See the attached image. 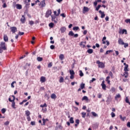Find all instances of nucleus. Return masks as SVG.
<instances>
[{"label":"nucleus","mask_w":130,"mask_h":130,"mask_svg":"<svg viewBox=\"0 0 130 130\" xmlns=\"http://www.w3.org/2000/svg\"><path fill=\"white\" fill-rule=\"evenodd\" d=\"M6 50H8V45L6 42H1L0 43V53H3Z\"/></svg>","instance_id":"f257e3e1"},{"label":"nucleus","mask_w":130,"mask_h":130,"mask_svg":"<svg viewBox=\"0 0 130 130\" xmlns=\"http://www.w3.org/2000/svg\"><path fill=\"white\" fill-rule=\"evenodd\" d=\"M15 96L12 95L9 98V102H12V107L14 109H16V103H15Z\"/></svg>","instance_id":"f03ea898"},{"label":"nucleus","mask_w":130,"mask_h":130,"mask_svg":"<svg viewBox=\"0 0 130 130\" xmlns=\"http://www.w3.org/2000/svg\"><path fill=\"white\" fill-rule=\"evenodd\" d=\"M96 64H98L99 68H100L101 69H104V68H105V63L101 62L100 60H97Z\"/></svg>","instance_id":"7ed1b4c3"},{"label":"nucleus","mask_w":130,"mask_h":130,"mask_svg":"<svg viewBox=\"0 0 130 130\" xmlns=\"http://www.w3.org/2000/svg\"><path fill=\"white\" fill-rule=\"evenodd\" d=\"M39 3V6L40 8H44L45 6H46V4L45 3V1L43 0L41 2H38Z\"/></svg>","instance_id":"20e7f679"},{"label":"nucleus","mask_w":130,"mask_h":130,"mask_svg":"<svg viewBox=\"0 0 130 130\" xmlns=\"http://www.w3.org/2000/svg\"><path fill=\"white\" fill-rule=\"evenodd\" d=\"M51 14H52V12L51 11V10L49 9L48 10L45 14V17L46 18H48L50 16H51Z\"/></svg>","instance_id":"39448f33"},{"label":"nucleus","mask_w":130,"mask_h":130,"mask_svg":"<svg viewBox=\"0 0 130 130\" xmlns=\"http://www.w3.org/2000/svg\"><path fill=\"white\" fill-rule=\"evenodd\" d=\"M69 73L71 75L70 79H71V80H73V79H74V78H75V72L73 70H70L69 71Z\"/></svg>","instance_id":"423d86ee"},{"label":"nucleus","mask_w":130,"mask_h":130,"mask_svg":"<svg viewBox=\"0 0 130 130\" xmlns=\"http://www.w3.org/2000/svg\"><path fill=\"white\" fill-rule=\"evenodd\" d=\"M106 39V37H104L102 39L103 44H106L107 43V46H109V45L110 44V43L108 41H105Z\"/></svg>","instance_id":"0eeeda50"},{"label":"nucleus","mask_w":130,"mask_h":130,"mask_svg":"<svg viewBox=\"0 0 130 130\" xmlns=\"http://www.w3.org/2000/svg\"><path fill=\"white\" fill-rule=\"evenodd\" d=\"M51 20L52 22H54L55 23H57V21H58V20L57 19V17H56V16L51 15Z\"/></svg>","instance_id":"6e6552de"},{"label":"nucleus","mask_w":130,"mask_h":130,"mask_svg":"<svg viewBox=\"0 0 130 130\" xmlns=\"http://www.w3.org/2000/svg\"><path fill=\"white\" fill-rule=\"evenodd\" d=\"M54 15L53 16H55L56 17H58L59 15L60 14V9H58L57 10V12L56 11H55L53 12Z\"/></svg>","instance_id":"1a4fd4ad"},{"label":"nucleus","mask_w":130,"mask_h":130,"mask_svg":"<svg viewBox=\"0 0 130 130\" xmlns=\"http://www.w3.org/2000/svg\"><path fill=\"white\" fill-rule=\"evenodd\" d=\"M89 10H90V9H89V8H88L87 7H84L82 12H83V14H86V13L87 12H89Z\"/></svg>","instance_id":"9d476101"},{"label":"nucleus","mask_w":130,"mask_h":130,"mask_svg":"<svg viewBox=\"0 0 130 130\" xmlns=\"http://www.w3.org/2000/svg\"><path fill=\"white\" fill-rule=\"evenodd\" d=\"M101 86L102 87V89L104 90V91L106 90V85H105V81H103L101 84Z\"/></svg>","instance_id":"9b49d317"},{"label":"nucleus","mask_w":130,"mask_h":130,"mask_svg":"<svg viewBox=\"0 0 130 130\" xmlns=\"http://www.w3.org/2000/svg\"><path fill=\"white\" fill-rule=\"evenodd\" d=\"M30 2H31L30 0H24V3L25 5V7L27 8V7H28V6H30V4H29V3H30Z\"/></svg>","instance_id":"f8f14e48"},{"label":"nucleus","mask_w":130,"mask_h":130,"mask_svg":"<svg viewBox=\"0 0 130 130\" xmlns=\"http://www.w3.org/2000/svg\"><path fill=\"white\" fill-rule=\"evenodd\" d=\"M119 34H127L126 29H120L119 31Z\"/></svg>","instance_id":"ddd939ff"},{"label":"nucleus","mask_w":130,"mask_h":130,"mask_svg":"<svg viewBox=\"0 0 130 130\" xmlns=\"http://www.w3.org/2000/svg\"><path fill=\"white\" fill-rule=\"evenodd\" d=\"M3 39L5 42H9V37L7 35H4L3 37Z\"/></svg>","instance_id":"4468645a"},{"label":"nucleus","mask_w":130,"mask_h":130,"mask_svg":"<svg viewBox=\"0 0 130 130\" xmlns=\"http://www.w3.org/2000/svg\"><path fill=\"white\" fill-rule=\"evenodd\" d=\"M25 21H26V18L25 17V16L22 15V17L20 19V22H21L22 24H24Z\"/></svg>","instance_id":"2eb2a0df"},{"label":"nucleus","mask_w":130,"mask_h":130,"mask_svg":"<svg viewBox=\"0 0 130 130\" xmlns=\"http://www.w3.org/2000/svg\"><path fill=\"white\" fill-rule=\"evenodd\" d=\"M118 42V44H120V45H123V44H124V42H123V40L122 38H119Z\"/></svg>","instance_id":"dca6fc26"},{"label":"nucleus","mask_w":130,"mask_h":130,"mask_svg":"<svg viewBox=\"0 0 130 130\" xmlns=\"http://www.w3.org/2000/svg\"><path fill=\"white\" fill-rule=\"evenodd\" d=\"M10 29L11 30V32H12V33L13 34L16 33V32H17V28L15 26L10 27Z\"/></svg>","instance_id":"f3484780"},{"label":"nucleus","mask_w":130,"mask_h":130,"mask_svg":"<svg viewBox=\"0 0 130 130\" xmlns=\"http://www.w3.org/2000/svg\"><path fill=\"white\" fill-rule=\"evenodd\" d=\"M86 42H81L80 43V46L82 48H85V47L86 46Z\"/></svg>","instance_id":"a211bd4d"},{"label":"nucleus","mask_w":130,"mask_h":130,"mask_svg":"<svg viewBox=\"0 0 130 130\" xmlns=\"http://www.w3.org/2000/svg\"><path fill=\"white\" fill-rule=\"evenodd\" d=\"M99 13H100V14H101V18H102V19H103V18H104L105 17V13H104V12H102V11L100 10L99 11Z\"/></svg>","instance_id":"6ab92c4d"},{"label":"nucleus","mask_w":130,"mask_h":130,"mask_svg":"<svg viewBox=\"0 0 130 130\" xmlns=\"http://www.w3.org/2000/svg\"><path fill=\"white\" fill-rule=\"evenodd\" d=\"M46 81V78H45V77L44 76L41 77L40 82H41V83H45Z\"/></svg>","instance_id":"aec40b11"},{"label":"nucleus","mask_w":130,"mask_h":130,"mask_svg":"<svg viewBox=\"0 0 130 130\" xmlns=\"http://www.w3.org/2000/svg\"><path fill=\"white\" fill-rule=\"evenodd\" d=\"M43 120V123L41 124V125H45V123L47 122V121H49L48 119H44L43 118L42 119Z\"/></svg>","instance_id":"412c9836"},{"label":"nucleus","mask_w":130,"mask_h":130,"mask_svg":"<svg viewBox=\"0 0 130 130\" xmlns=\"http://www.w3.org/2000/svg\"><path fill=\"white\" fill-rule=\"evenodd\" d=\"M121 95H120V94L118 93L116 94V95L115 96V99L116 100V101H118V99L121 98Z\"/></svg>","instance_id":"4be33fe9"},{"label":"nucleus","mask_w":130,"mask_h":130,"mask_svg":"<svg viewBox=\"0 0 130 130\" xmlns=\"http://www.w3.org/2000/svg\"><path fill=\"white\" fill-rule=\"evenodd\" d=\"M16 7L17 10H22V6L21 5V4H16Z\"/></svg>","instance_id":"5701e85b"},{"label":"nucleus","mask_w":130,"mask_h":130,"mask_svg":"<svg viewBox=\"0 0 130 130\" xmlns=\"http://www.w3.org/2000/svg\"><path fill=\"white\" fill-rule=\"evenodd\" d=\"M66 30H67V28L64 26L61 27L60 28V31L61 33H64V32H66Z\"/></svg>","instance_id":"b1692460"},{"label":"nucleus","mask_w":130,"mask_h":130,"mask_svg":"<svg viewBox=\"0 0 130 130\" xmlns=\"http://www.w3.org/2000/svg\"><path fill=\"white\" fill-rule=\"evenodd\" d=\"M128 71H124L123 76L124 78H127L128 77Z\"/></svg>","instance_id":"393cba45"},{"label":"nucleus","mask_w":130,"mask_h":130,"mask_svg":"<svg viewBox=\"0 0 130 130\" xmlns=\"http://www.w3.org/2000/svg\"><path fill=\"white\" fill-rule=\"evenodd\" d=\"M109 79H110V76L107 77L106 78V82H107L108 84L109 85H110V81L109 80Z\"/></svg>","instance_id":"a878e982"},{"label":"nucleus","mask_w":130,"mask_h":130,"mask_svg":"<svg viewBox=\"0 0 130 130\" xmlns=\"http://www.w3.org/2000/svg\"><path fill=\"white\" fill-rule=\"evenodd\" d=\"M25 113L26 116H30V114H31V113H30V111H29V110L25 111Z\"/></svg>","instance_id":"bb28decb"},{"label":"nucleus","mask_w":130,"mask_h":130,"mask_svg":"<svg viewBox=\"0 0 130 130\" xmlns=\"http://www.w3.org/2000/svg\"><path fill=\"white\" fill-rule=\"evenodd\" d=\"M128 65H126L124 68V72H128Z\"/></svg>","instance_id":"cd10ccee"},{"label":"nucleus","mask_w":130,"mask_h":130,"mask_svg":"<svg viewBox=\"0 0 130 130\" xmlns=\"http://www.w3.org/2000/svg\"><path fill=\"white\" fill-rule=\"evenodd\" d=\"M125 101L126 103H127L129 105H130V102H129V100H128V96H126L125 98Z\"/></svg>","instance_id":"c85d7f7f"},{"label":"nucleus","mask_w":130,"mask_h":130,"mask_svg":"<svg viewBox=\"0 0 130 130\" xmlns=\"http://www.w3.org/2000/svg\"><path fill=\"white\" fill-rule=\"evenodd\" d=\"M110 52H113V50H110L107 51L105 53V55H107V54H109V53H110Z\"/></svg>","instance_id":"c756f323"},{"label":"nucleus","mask_w":130,"mask_h":130,"mask_svg":"<svg viewBox=\"0 0 130 130\" xmlns=\"http://www.w3.org/2000/svg\"><path fill=\"white\" fill-rule=\"evenodd\" d=\"M38 3H40V1L39 0H37L35 1V3H31V6L34 7V6H35V5H37Z\"/></svg>","instance_id":"7c9ffc66"},{"label":"nucleus","mask_w":130,"mask_h":130,"mask_svg":"<svg viewBox=\"0 0 130 130\" xmlns=\"http://www.w3.org/2000/svg\"><path fill=\"white\" fill-rule=\"evenodd\" d=\"M87 52L89 54H91V53H93V49H89L88 50H87Z\"/></svg>","instance_id":"2f4dec72"},{"label":"nucleus","mask_w":130,"mask_h":130,"mask_svg":"<svg viewBox=\"0 0 130 130\" xmlns=\"http://www.w3.org/2000/svg\"><path fill=\"white\" fill-rule=\"evenodd\" d=\"M91 114L94 116V117H98V114L95 113V112H92Z\"/></svg>","instance_id":"473e14b6"},{"label":"nucleus","mask_w":130,"mask_h":130,"mask_svg":"<svg viewBox=\"0 0 130 130\" xmlns=\"http://www.w3.org/2000/svg\"><path fill=\"white\" fill-rule=\"evenodd\" d=\"M59 58H60L61 60H63V58H64V55H63L62 54H60L59 55Z\"/></svg>","instance_id":"72a5a7b5"},{"label":"nucleus","mask_w":130,"mask_h":130,"mask_svg":"<svg viewBox=\"0 0 130 130\" xmlns=\"http://www.w3.org/2000/svg\"><path fill=\"white\" fill-rule=\"evenodd\" d=\"M51 98L52 99H55L56 98V95H55L54 93L52 94L51 95Z\"/></svg>","instance_id":"f704fd0d"},{"label":"nucleus","mask_w":130,"mask_h":130,"mask_svg":"<svg viewBox=\"0 0 130 130\" xmlns=\"http://www.w3.org/2000/svg\"><path fill=\"white\" fill-rule=\"evenodd\" d=\"M49 26L50 27V28H53V27L54 26V23H53V22H51L49 24Z\"/></svg>","instance_id":"c9c22d12"},{"label":"nucleus","mask_w":130,"mask_h":130,"mask_svg":"<svg viewBox=\"0 0 130 130\" xmlns=\"http://www.w3.org/2000/svg\"><path fill=\"white\" fill-rule=\"evenodd\" d=\"M69 120H70V123H74L75 122V121H74V118L73 117L70 118Z\"/></svg>","instance_id":"e433bc0d"},{"label":"nucleus","mask_w":130,"mask_h":130,"mask_svg":"<svg viewBox=\"0 0 130 130\" xmlns=\"http://www.w3.org/2000/svg\"><path fill=\"white\" fill-rule=\"evenodd\" d=\"M81 115H82V117L83 118H85V117H86V113H85V112H82L81 113Z\"/></svg>","instance_id":"4c0bfd02"},{"label":"nucleus","mask_w":130,"mask_h":130,"mask_svg":"<svg viewBox=\"0 0 130 130\" xmlns=\"http://www.w3.org/2000/svg\"><path fill=\"white\" fill-rule=\"evenodd\" d=\"M81 89H84L85 88V83H81L80 85Z\"/></svg>","instance_id":"58836bf2"},{"label":"nucleus","mask_w":130,"mask_h":130,"mask_svg":"<svg viewBox=\"0 0 130 130\" xmlns=\"http://www.w3.org/2000/svg\"><path fill=\"white\" fill-rule=\"evenodd\" d=\"M38 61H42L43 60V58L41 57H38L37 58Z\"/></svg>","instance_id":"ea45409f"},{"label":"nucleus","mask_w":130,"mask_h":130,"mask_svg":"<svg viewBox=\"0 0 130 130\" xmlns=\"http://www.w3.org/2000/svg\"><path fill=\"white\" fill-rule=\"evenodd\" d=\"M40 107L42 108H44V107H47V104L46 103H45L44 105H41Z\"/></svg>","instance_id":"a19ab883"},{"label":"nucleus","mask_w":130,"mask_h":130,"mask_svg":"<svg viewBox=\"0 0 130 130\" xmlns=\"http://www.w3.org/2000/svg\"><path fill=\"white\" fill-rule=\"evenodd\" d=\"M119 117H120V119L122 120V121H124V120H125V118H126L125 117H123L121 115H120L119 116Z\"/></svg>","instance_id":"79ce46f5"},{"label":"nucleus","mask_w":130,"mask_h":130,"mask_svg":"<svg viewBox=\"0 0 130 130\" xmlns=\"http://www.w3.org/2000/svg\"><path fill=\"white\" fill-rule=\"evenodd\" d=\"M116 90V89H115V88H114V87H112V88H111L110 91H111V92H112V93H114V92H115Z\"/></svg>","instance_id":"37998d69"},{"label":"nucleus","mask_w":130,"mask_h":130,"mask_svg":"<svg viewBox=\"0 0 130 130\" xmlns=\"http://www.w3.org/2000/svg\"><path fill=\"white\" fill-rule=\"evenodd\" d=\"M63 81H64L63 77H60L59 80V83H63Z\"/></svg>","instance_id":"c03bdc74"},{"label":"nucleus","mask_w":130,"mask_h":130,"mask_svg":"<svg viewBox=\"0 0 130 130\" xmlns=\"http://www.w3.org/2000/svg\"><path fill=\"white\" fill-rule=\"evenodd\" d=\"M82 100H85L86 101H88L89 100V99H88V97L86 96H84L82 98Z\"/></svg>","instance_id":"a18cd8bd"},{"label":"nucleus","mask_w":130,"mask_h":130,"mask_svg":"<svg viewBox=\"0 0 130 130\" xmlns=\"http://www.w3.org/2000/svg\"><path fill=\"white\" fill-rule=\"evenodd\" d=\"M123 45H124V48H126V47H128V43H124Z\"/></svg>","instance_id":"49530a36"},{"label":"nucleus","mask_w":130,"mask_h":130,"mask_svg":"<svg viewBox=\"0 0 130 130\" xmlns=\"http://www.w3.org/2000/svg\"><path fill=\"white\" fill-rule=\"evenodd\" d=\"M42 110L43 113H45L46 112V111H47V108H43Z\"/></svg>","instance_id":"de8ad7c7"},{"label":"nucleus","mask_w":130,"mask_h":130,"mask_svg":"<svg viewBox=\"0 0 130 130\" xmlns=\"http://www.w3.org/2000/svg\"><path fill=\"white\" fill-rule=\"evenodd\" d=\"M101 8V5H99L97 7L95 8V10L99 11V9Z\"/></svg>","instance_id":"09e8293b"},{"label":"nucleus","mask_w":130,"mask_h":130,"mask_svg":"<svg viewBox=\"0 0 130 130\" xmlns=\"http://www.w3.org/2000/svg\"><path fill=\"white\" fill-rule=\"evenodd\" d=\"M125 22L126 23V24H130V19H125Z\"/></svg>","instance_id":"8fccbe9b"},{"label":"nucleus","mask_w":130,"mask_h":130,"mask_svg":"<svg viewBox=\"0 0 130 130\" xmlns=\"http://www.w3.org/2000/svg\"><path fill=\"white\" fill-rule=\"evenodd\" d=\"M79 28L78 26H75L74 27H73V30L74 31H77L78 30H79Z\"/></svg>","instance_id":"3c124183"},{"label":"nucleus","mask_w":130,"mask_h":130,"mask_svg":"<svg viewBox=\"0 0 130 130\" xmlns=\"http://www.w3.org/2000/svg\"><path fill=\"white\" fill-rule=\"evenodd\" d=\"M79 73H80L79 76L80 77H83L84 76V73H83V72H82V71H80Z\"/></svg>","instance_id":"603ef678"},{"label":"nucleus","mask_w":130,"mask_h":130,"mask_svg":"<svg viewBox=\"0 0 130 130\" xmlns=\"http://www.w3.org/2000/svg\"><path fill=\"white\" fill-rule=\"evenodd\" d=\"M69 36H74V32L72 31H70L69 33Z\"/></svg>","instance_id":"864d4df0"},{"label":"nucleus","mask_w":130,"mask_h":130,"mask_svg":"<svg viewBox=\"0 0 130 130\" xmlns=\"http://www.w3.org/2000/svg\"><path fill=\"white\" fill-rule=\"evenodd\" d=\"M16 84V81H13L11 83V87L12 88H15V86H14V84Z\"/></svg>","instance_id":"5fc2aeb1"},{"label":"nucleus","mask_w":130,"mask_h":130,"mask_svg":"<svg viewBox=\"0 0 130 130\" xmlns=\"http://www.w3.org/2000/svg\"><path fill=\"white\" fill-rule=\"evenodd\" d=\"M6 111V110L5 108L2 109L1 110L2 113H3V114H5Z\"/></svg>","instance_id":"6e6d98bb"},{"label":"nucleus","mask_w":130,"mask_h":130,"mask_svg":"<svg viewBox=\"0 0 130 130\" xmlns=\"http://www.w3.org/2000/svg\"><path fill=\"white\" fill-rule=\"evenodd\" d=\"M26 119L28 121H31V117H30V116H27Z\"/></svg>","instance_id":"4d7b16f0"},{"label":"nucleus","mask_w":130,"mask_h":130,"mask_svg":"<svg viewBox=\"0 0 130 130\" xmlns=\"http://www.w3.org/2000/svg\"><path fill=\"white\" fill-rule=\"evenodd\" d=\"M29 24H30L31 26H32V25H34V21L31 20L29 21Z\"/></svg>","instance_id":"13d9d810"},{"label":"nucleus","mask_w":130,"mask_h":130,"mask_svg":"<svg viewBox=\"0 0 130 130\" xmlns=\"http://www.w3.org/2000/svg\"><path fill=\"white\" fill-rule=\"evenodd\" d=\"M75 123H76V124H80V120H79V119H76V120H75Z\"/></svg>","instance_id":"bf43d9fd"},{"label":"nucleus","mask_w":130,"mask_h":130,"mask_svg":"<svg viewBox=\"0 0 130 130\" xmlns=\"http://www.w3.org/2000/svg\"><path fill=\"white\" fill-rule=\"evenodd\" d=\"M52 67V62H50L48 65V68H51Z\"/></svg>","instance_id":"052dcab7"},{"label":"nucleus","mask_w":130,"mask_h":130,"mask_svg":"<svg viewBox=\"0 0 130 130\" xmlns=\"http://www.w3.org/2000/svg\"><path fill=\"white\" fill-rule=\"evenodd\" d=\"M60 16H61V17H62V18H66V14H64V13H62V14H60Z\"/></svg>","instance_id":"680f3d73"},{"label":"nucleus","mask_w":130,"mask_h":130,"mask_svg":"<svg viewBox=\"0 0 130 130\" xmlns=\"http://www.w3.org/2000/svg\"><path fill=\"white\" fill-rule=\"evenodd\" d=\"M111 115L112 117H115V114L114 112H112Z\"/></svg>","instance_id":"e2e57ef3"},{"label":"nucleus","mask_w":130,"mask_h":130,"mask_svg":"<svg viewBox=\"0 0 130 130\" xmlns=\"http://www.w3.org/2000/svg\"><path fill=\"white\" fill-rule=\"evenodd\" d=\"M94 81H96V79L95 78H92V80H90L89 83H93Z\"/></svg>","instance_id":"0e129e2a"},{"label":"nucleus","mask_w":130,"mask_h":130,"mask_svg":"<svg viewBox=\"0 0 130 130\" xmlns=\"http://www.w3.org/2000/svg\"><path fill=\"white\" fill-rule=\"evenodd\" d=\"M64 40H66V39H64V38H63L60 39V41L62 43H63V42H64Z\"/></svg>","instance_id":"69168bd1"},{"label":"nucleus","mask_w":130,"mask_h":130,"mask_svg":"<svg viewBox=\"0 0 130 130\" xmlns=\"http://www.w3.org/2000/svg\"><path fill=\"white\" fill-rule=\"evenodd\" d=\"M7 4L4 3V4H3V8L4 9H5V8H7Z\"/></svg>","instance_id":"338daca9"},{"label":"nucleus","mask_w":130,"mask_h":130,"mask_svg":"<svg viewBox=\"0 0 130 130\" xmlns=\"http://www.w3.org/2000/svg\"><path fill=\"white\" fill-rule=\"evenodd\" d=\"M127 127H130V122L127 123Z\"/></svg>","instance_id":"774afa93"}]
</instances>
